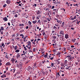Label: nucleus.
I'll return each instance as SVG.
<instances>
[{"label": "nucleus", "mask_w": 80, "mask_h": 80, "mask_svg": "<svg viewBox=\"0 0 80 80\" xmlns=\"http://www.w3.org/2000/svg\"><path fill=\"white\" fill-rule=\"evenodd\" d=\"M51 65H52V67H53L54 68H53L54 69H55V67L54 66V63H51Z\"/></svg>", "instance_id": "nucleus-9"}, {"label": "nucleus", "mask_w": 80, "mask_h": 80, "mask_svg": "<svg viewBox=\"0 0 80 80\" xmlns=\"http://www.w3.org/2000/svg\"><path fill=\"white\" fill-rule=\"evenodd\" d=\"M19 26L21 27H23V26H24V25L23 24H20Z\"/></svg>", "instance_id": "nucleus-35"}, {"label": "nucleus", "mask_w": 80, "mask_h": 80, "mask_svg": "<svg viewBox=\"0 0 80 80\" xmlns=\"http://www.w3.org/2000/svg\"><path fill=\"white\" fill-rule=\"evenodd\" d=\"M65 23H64V22H63L62 23V24L61 25V27H63V26L64 25V24Z\"/></svg>", "instance_id": "nucleus-30"}, {"label": "nucleus", "mask_w": 80, "mask_h": 80, "mask_svg": "<svg viewBox=\"0 0 80 80\" xmlns=\"http://www.w3.org/2000/svg\"><path fill=\"white\" fill-rule=\"evenodd\" d=\"M33 7H34V6H35V7H37V4H35L34 5H33Z\"/></svg>", "instance_id": "nucleus-47"}, {"label": "nucleus", "mask_w": 80, "mask_h": 80, "mask_svg": "<svg viewBox=\"0 0 80 80\" xmlns=\"http://www.w3.org/2000/svg\"><path fill=\"white\" fill-rule=\"evenodd\" d=\"M75 46H78V42H76L75 43Z\"/></svg>", "instance_id": "nucleus-17"}, {"label": "nucleus", "mask_w": 80, "mask_h": 80, "mask_svg": "<svg viewBox=\"0 0 80 80\" xmlns=\"http://www.w3.org/2000/svg\"><path fill=\"white\" fill-rule=\"evenodd\" d=\"M1 30L2 31L4 30V28L3 27H1Z\"/></svg>", "instance_id": "nucleus-20"}, {"label": "nucleus", "mask_w": 80, "mask_h": 80, "mask_svg": "<svg viewBox=\"0 0 80 80\" xmlns=\"http://www.w3.org/2000/svg\"><path fill=\"white\" fill-rule=\"evenodd\" d=\"M76 13H78V14H80V9H79L78 10L77 9H76Z\"/></svg>", "instance_id": "nucleus-5"}, {"label": "nucleus", "mask_w": 80, "mask_h": 80, "mask_svg": "<svg viewBox=\"0 0 80 80\" xmlns=\"http://www.w3.org/2000/svg\"><path fill=\"white\" fill-rule=\"evenodd\" d=\"M37 23H40V20H39L38 21V22H37Z\"/></svg>", "instance_id": "nucleus-56"}, {"label": "nucleus", "mask_w": 80, "mask_h": 80, "mask_svg": "<svg viewBox=\"0 0 80 80\" xmlns=\"http://www.w3.org/2000/svg\"><path fill=\"white\" fill-rule=\"evenodd\" d=\"M74 59V57H70L68 58V60H70V61H73V59Z\"/></svg>", "instance_id": "nucleus-3"}, {"label": "nucleus", "mask_w": 80, "mask_h": 80, "mask_svg": "<svg viewBox=\"0 0 80 80\" xmlns=\"http://www.w3.org/2000/svg\"><path fill=\"white\" fill-rule=\"evenodd\" d=\"M24 32V30L22 29L21 31H20V32L21 33H22V32Z\"/></svg>", "instance_id": "nucleus-38"}, {"label": "nucleus", "mask_w": 80, "mask_h": 80, "mask_svg": "<svg viewBox=\"0 0 80 80\" xmlns=\"http://www.w3.org/2000/svg\"><path fill=\"white\" fill-rule=\"evenodd\" d=\"M57 63H57V64H60V61H58V60H57Z\"/></svg>", "instance_id": "nucleus-27"}, {"label": "nucleus", "mask_w": 80, "mask_h": 80, "mask_svg": "<svg viewBox=\"0 0 80 80\" xmlns=\"http://www.w3.org/2000/svg\"><path fill=\"white\" fill-rule=\"evenodd\" d=\"M76 16H75L74 17V19H76Z\"/></svg>", "instance_id": "nucleus-64"}, {"label": "nucleus", "mask_w": 80, "mask_h": 80, "mask_svg": "<svg viewBox=\"0 0 80 80\" xmlns=\"http://www.w3.org/2000/svg\"><path fill=\"white\" fill-rule=\"evenodd\" d=\"M47 19L48 20V21H49V22H50V19H49V18H47Z\"/></svg>", "instance_id": "nucleus-42"}, {"label": "nucleus", "mask_w": 80, "mask_h": 80, "mask_svg": "<svg viewBox=\"0 0 80 80\" xmlns=\"http://www.w3.org/2000/svg\"><path fill=\"white\" fill-rule=\"evenodd\" d=\"M49 59H50L51 60H52L53 59V57L51 58H50Z\"/></svg>", "instance_id": "nucleus-50"}, {"label": "nucleus", "mask_w": 80, "mask_h": 80, "mask_svg": "<svg viewBox=\"0 0 80 80\" xmlns=\"http://www.w3.org/2000/svg\"><path fill=\"white\" fill-rule=\"evenodd\" d=\"M33 52H35V48H33Z\"/></svg>", "instance_id": "nucleus-58"}, {"label": "nucleus", "mask_w": 80, "mask_h": 80, "mask_svg": "<svg viewBox=\"0 0 80 80\" xmlns=\"http://www.w3.org/2000/svg\"><path fill=\"white\" fill-rule=\"evenodd\" d=\"M2 47H3V48H4L5 46V45H4V43H3L2 44Z\"/></svg>", "instance_id": "nucleus-32"}, {"label": "nucleus", "mask_w": 80, "mask_h": 80, "mask_svg": "<svg viewBox=\"0 0 80 80\" xmlns=\"http://www.w3.org/2000/svg\"><path fill=\"white\" fill-rule=\"evenodd\" d=\"M54 54H55V55H57V51L54 52Z\"/></svg>", "instance_id": "nucleus-48"}, {"label": "nucleus", "mask_w": 80, "mask_h": 80, "mask_svg": "<svg viewBox=\"0 0 80 80\" xmlns=\"http://www.w3.org/2000/svg\"><path fill=\"white\" fill-rule=\"evenodd\" d=\"M28 23L30 25H32V22L30 21H28Z\"/></svg>", "instance_id": "nucleus-28"}, {"label": "nucleus", "mask_w": 80, "mask_h": 80, "mask_svg": "<svg viewBox=\"0 0 80 80\" xmlns=\"http://www.w3.org/2000/svg\"><path fill=\"white\" fill-rule=\"evenodd\" d=\"M20 36H22V38H24V35H23V34H21L20 35Z\"/></svg>", "instance_id": "nucleus-22"}, {"label": "nucleus", "mask_w": 80, "mask_h": 80, "mask_svg": "<svg viewBox=\"0 0 80 80\" xmlns=\"http://www.w3.org/2000/svg\"><path fill=\"white\" fill-rule=\"evenodd\" d=\"M19 52H20V50L18 49H17L15 51V52H16V53H18Z\"/></svg>", "instance_id": "nucleus-25"}, {"label": "nucleus", "mask_w": 80, "mask_h": 80, "mask_svg": "<svg viewBox=\"0 0 80 80\" xmlns=\"http://www.w3.org/2000/svg\"><path fill=\"white\" fill-rule=\"evenodd\" d=\"M71 20H75V19H74V18H71Z\"/></svg>", "instance_id": "nucleus-61"}, {"label": "nucleus", "mask_w": 80, "mask_h": 80, "mask_svg": "<svg viewBox=\"0 0 80 80\" xmlns=\"http://www.w3.org/2000/svg\"><path fill=\"white\" fill-rule=\"evenodd\" d=\"M75 40H76L75 39H72V42H74Z\"/></svg>", "instance_id": "nucleus-29"}, {"label": "nucleus", "mask_w": 80, "mask_h": 80, "mask_svg": "<svg viewBox=\"0 0 80 80\" xmlns=\"http://www.w3.org/2000/svg\"><path fill=\"white\" fill-rule=\"evenodd\" d=\"M14 17H15L17 18V17H18V15H17V14H16L15 15Z\"/></svg>", "instance_id": "nucleus-44"}, {"label": "nucleus", "mask_w": 80, "mask_h": 80, "mask_svg": "<svg viewBox=\"0 0 80 80\" xmlns=\"http://www.w3.org/2000/svg\"><path fill=\"white\" fill-rule=\"evenodd\" d=\"M8 24L9 26H10V22H8Z\"/></svg>", "instance_id": "nucleus-59"}, {"label": "nucleus", "mask_w": 80, "mask_h": 80, "mask_svg": "<svg viewBox=\"0 0 80 80\" xmlns=\"http://www.w3.org/2000/svg\"><path fill=\"white\" fill-rule=\"evenodd\" d=\"M48 7H49V8H52V6L50 5H49L48 6Z\"/></svg>", "instance_id": "nucleus-60"}, {"label": "nucleus", "mask_w": 80, "mask_h": 80, "mask_svg": "<svg viewBox=\"0 0 80 80\" xmlns=\"http://www.w3.org/2000/svg\"><path fill=\"white\" fill-rule=\"evenodd\" d=\"M47 38V36H46V34H45L44 38L46 39Z\"/></svg>", "instance_id": "nucleus-37"}, {"label": "nucleus", "mask_w": 80, "mask_h": 80, "mask_svg": "<svg viewBox=\"0 0 80 80\" xmlns=\"http://www.w3.org/2000/svg\"><path fill=\"white\" fill-rule=\"evenodd\" d=\"M70 66L66 67V70L68 69L69 70H71V68H70Z\"/></svg>", "instance_id": "nucleus-11"}, {"label": "nucleus", "mask_w": 80, "mask_h": 80, "mask_svg": "<svg viewBox=\"0 0 80 80\" xmlns=\"http://www.w3.org/2000/svg\"><path fill=\"white\" fill-rule=\"evenodd\" d=\"M45 60H44V61H42V64H44V63H45Z\"/></svg>", "instance_id": "nucleus-39"}, {"label": "nucleus", "mask_w": 80, "mask_h": 80, "mask_svg": "<svg viewBox=\"0 0 80 80\" xmlns=\"http://www.w3.org/2000/svg\"><path fill=\"white\" fill-rule=\"evenodd\" d=\"M57 3H58V4H60L61 3V2L60 1H59V2H58Z\"/></svg>", "instance_id": "nucleus-53"}, {"label": "nucleus", "mask_w": 80, "mask_h": 80, "mask_svg": "<svg viewBox=\"0 0 80 80\" xmlns=\"http://www.w3.org/2000/svg\"><path fill=\"white\" fill-rule=\"evenodd\" d=\"M37 65V63L36 62L35 63H34V67H35V68H37V66H36Z\"/></svg>", "instance_id": "nucleus-26"}, {"label": "nucleus", "mask_w": 80, "mask_h": 80, "mask_svg": "<svg viewBox=\"0 0 80 80\" xmlns=\"http://www.w3.org/2000/svg\"><path fill=\"white\" fill-rule=\"evenodd\" d=\"M35 18V17H32V20H35V19H34V18Z\"/></svg>", "instance_id": "nucleus-62"}, {"label": "nucleus", "mask_w": 80, "mask_h": 80, "mask_svg": "<svg viewBox=\"0 0 80 80\" xmlns=\"http://www.w3.org/2000/svg\"><path fill=\"white\" fill-rule=\"evenodd\" d=\"M24 50L25 51H26V50H27V49L26 48V47H24Z\"/></svg>", "instance_id": "nucleus-41"}, {"label": "nucleus", "mask_w": 80, "mask_h": 80, "mask_svg": "<svg viewBox=\"0 0 80 80\" xmlns=\"http://www.w3.org/2000/svg\"><path fill=\"white\" fill-rule=\"evenodd\" d=\"M57 22L59 24H60V25L62 24V21L59 20H58Z\"/></svg>", "instance_id": "nucleus-8"}, {"label": "nucleus", "mask_w": 80, "mask_h": 80, "mask_svg": "<svg viewBox=\"0 0 80 80\" xmlns=\"http://www.w3.org/2000/svg\"><path fill=\"white\" fill-rule=\"evenodd\" d=\"M52 38L54 39H56V38H57V37L55 36H52Z\"/></svg>", "instance_id": "nucleus-31"}, {"label": "nucleus", "mask_w": 80, "mask_h": 80, "mask_svg": "<svg viewBox=\"0 0 80 80\" xmlns=\"http://www.w3.org/2000/svg\"><path fill=\"white\" fill-rule=\"evenodd\" d=\"M6 2L7 4H10L11 3V1L10 0H7Z\"/></svg>", "instance_id": "nucleus-7"}, {"label": "nucleus", "mask_w": 80, "mask_h": 80, "mask_svg": "<svg viewBox=\"0 0 80 80\" xmlns=\"http://www.w3.org/2000/svg\"><path fill=\"white\" fill-rule=\"evenodd\" d=\"M60 33L62 34V35H64V32L63 31H61L60 32Z\"/></svg>", "instance_id": "nucleus-13"}, {"label": "nucleus", "mask_w": 80, "mask_h": 80, "mask_svg": "<svg viewBox=\"0 0 80 80\" xmlns=\"http://www.w3.org/2000/svg\"><path fill=\"white\" fill-rule=\"evenodd\" d=\"M20 57V53H18L17 54V58H19Z\"/></svg>", "instance_id": "nucleus-15"}, {"label": "nucleus", "mask_w": 80, "mask_h": 80, "mask_svg": "<svg viewBox=\"0 0 80 80\" xmlns=\"http://www.w3.org/2000/svg\"><path fill=\"white\" fill-rule=\"evenodd\" d=\"M47 57H48V56L47 55H44V57H45V58H47Z\"/></svg>", "instance_id": "nucleus-49"}, {"label": "nucleus", "mask_w": 80, "mask_h": 80, "mask_svg": "<svg viewBox=\"0 0 80 80\" xmlns=\"http://www.w3.org/2000/svg\"><path fill=\"white\" fill-rule=\"evenodd\" d=\"M14 49H15V50H17V46H15Z\"/></svg>", "instance_id": "nucleus-34"}, {"label": "nucleus", "mask_w": 80, "mask_h": 80, "mask_svg": "<svg viewBox=\"0 0 80 80\" xmlns=\"http://www.w3.org/2000/svg\"><path fill=\"white\" fill-rule=\"evenodd\" d=\"M31 69H32L31 67L30 66H29L28 67L27 70L29 72H30V71H31Z\"/></svg>", "instance_id": "nucleus-4"}, {"label": "nucleus", "mask_w": 80, "mask_h": 80, "mask_svg": "<svg viewBox=\"0 0 80 80\" xmlns=\"http://www.w3.org/2000/svg\"><path fill=\"white\" fill-rule=\"evenodd\" d=\"M5 80H9V78H6L5 79Z\"/></svg>", "instance_id": "nucleus-51"}, {"label": "nucleus", "mask_w": 80, "mask_h": 80, "mask_svg": "<svg viewBox=\"0 0 80 80\" xmlns=\"http://www.w3.org/2000/svg\"><path fill=\"white\" fill-rule=\"evenodd\" d=\"M1 34L3 35V31H1Z\"/></svg>", "instance_id": "nucleus-54"}, {"label": "nucleus", "mask_w": 80, "mask_h": 80, "mask_svg": "<svg viewBox=\"0 0 80 80\" xmlns=\"http://www.w3.org/2000/svg\"><path fill=\"white\" fill-rule=\"evenodd\" d=\"M25 39V38H24V39H23V42H26V41H25V39Z\"/></svg>", "instance_id": "nucleus-63"}, {"label": "nucleus", "mask_w": 80, "mask_h": 80, "mask_svg": "<svg viewBox=\"0 0 80 80\" xmlns=\"http://www.w3.org/2000/svg\"><path fill=\"white\" fill-rule=\"evenodd\" d=\"M15 69H11L10 70L11 72H13V73H15Z\"/></svg>", "instance_id": "nucleus-19"}, {"label": "nucleus", "mask_w": 80, "mask_h": 80, "mask_svg": "<svg viewBox=\"0 0 80 80\" xmlns=\"http://www.w3.org/2000/svg\"><path fill=\"white\" fill-rule=\"evenodd\" d=\"M70 55H68V56L67 57H66V58H69L70 57Z\"/></svg>", "instance_id": "nucleus-52"}, {"label": "nucleus", "mask_w": 80, "mask_h": 80, "mask_svg": "<svg viewBox=\"0 0 80 80\" xmlns=\"http://www.w3.org/2000/svg\"><path fill=\"white\" fill-rule=\"evenodd\" d=\"M65 38L66 39H67L68 38V34H66L65 35Z\"/></svg>", "instance_id": "nucleus-10"}, {"label": "nucleus", "mask_w": 80, "mask_h": 80, "mask_svg": "<svg viewBox=\"0 0 80 80\" xmlns=\"http://www.w3.org/2000/svg\"><path fill=\"white\" fill-rule=\"evenodd\" d=\"M27 43H28V45L31 46V42L30 41H28Z\"/></svg>", "instance_id": "nucleus-14"}, {"label": "nucleus", "mask_w": 80, "mask_h": 80, "mask_svg": "<svg viewBox=\"0 0 80 80\" xmlns=\"http://www.w3.org/2000/svg\"><path fill=\"white\" fill-rule=\"evenodd\" d=\"M7 6V4H5L4 5H3V7L4 8H5Z\"/></svg>", "instance_id": "nucleus-36"}, {"label": "nucleus", "mask_w": 80, "mask_h": 80, "mask_svg": "<svg viewBox=\"0 0 80 80\" xmlns=\"http://www.w3.org/2000/svg\"><path fill=\"white\" fill-rule=\"evenodd\" d=\"M3 20L4 21V22H7V21H8V19L7 17H4L3 18Z\"/></svg>", "instance_id": "nucleus-6"}, {"label": "nucleus", "mask_w": 80, "mask_h": 80, "mask_svg": "<svg viewBox=\"0 0 80 80\" xmlns=\"http://www.w3.org/2000/svg\"><path fill=\"white\" fill-rule=\"evenodd\" d=\"M6 65H11V63H10V62H8L6 64Z\"/></svg>", "instance_id": "nucleus-12"}, {"label": "nucleus", "mask_w": 80, "mask_h": 80, "mask_svg": "<svg viewBox=\"0 0 80 80\" xmlns=\"http://www.w3.org/2000/svg\"><path fill=\"white\" fill-rule=\"evenodd\" d=\"M57 55H60V53H61V52H57Z\"/></svg>", "instance_id": "nucleus-33"}, {"label": "nucleus", "mask_w": 80, "mask_h": 80, "mask_svg": "<svg viewBox=\"0 0 80 80\" xmlns=\"http://www.w3.org/2000/svg\"><path fill=\"white\" fill-rule=\"evenodd\" d=\"M15 60H15L14 58H12L11 59V61H12V62H14Z\"/></svg>", "instance_id": "nucleus-23"}, {"label": "nucleus", "mask_w": 80, "mask_h": 80, "mask_svg": "<svg viewBox=\"0 0 80 80\" xmlns=\"http://www.w3.org/2000/svg\"><path fill=\"white\" fill-rule=\"evenodd\" d=\"M40 17H41V16L40 15H38L37 16L36 18L38 19V20H39V18H40Z\"/></svg>", "instance_id": "nucleus-16"}, {"label": "nucleus", "mask_w": 80, "mask_h": 80, "mask_svg": "<svg viewBox=\"0 0 80 80\" xmlns=\"http://www.w3.org/2000/svg\"><path fill=\"white\" fill-rule=\"evenodd\" d=\"M67 60H65L64 62V64L65 65H67Z\"/></svg>", "instance_id": "nucleus-24"}, {"label": "nucleus", "mask_w": 80, "mask_h": 80, "mask_svg": "<svg viewBox=\"0 0 80 80\" xmlns=\"http://www.w3.org/2000/svg\"><path fill=\"white\" fill-rule=\"evenodd\" d=\"M37 15H39L40 13V12L39 11H38L37 12Z\"/></svg>", "instance_id": "nucleus-21"}, {"label": "nucleus", "mask_w": 80, "mask_h": 80, "mask_svg": "<svg viewBox=\"0 0 80 80\" xmlns=\"http://www.w3.org/2000/svg\"><path fill=\"white\" fill-rule=\"evenodd\" d=\"M5 58H7V59L8 58V56L7 55H6L5 56Z\"/></svg>", "instance_id": "nucleus-46"}, {"label": "nucleus", "mask_w": 80, "mask_h": 80, "mask_svg": "<svg viewBox=\"0 0 80 80\" xmlns=\"http://www.w3.org/2000/svg\"><path fill=\"white\" fill-rule=\"evenodd\" d=\"M44 22H47V20H44Z\"/></svg>", "instance_id": "nucleus-55"}, {"label": "nucleus", "mask_w": 80, "mask_h": 80, "mask_svg": "<svg viewBox=\"0 0 80 80\" xmlns=\"http://www.w3.org/2000/svg\"><path fill=\"white\" fill-rule=\"evenodd\" d=\"M26 29H28V26H26Z\"/></svg>", "instance_id": "nucleus-57"}, {"label": "nucleus", "mask_w": 80, "mask_h": 80, "mask_svg": "<svg viewBox=\"0 0 80 80\" xmlns=\"http://www.w3.org/2000/svg\"><path fill=\"white\" fill-rule=\"evenodd\" d=\"M60 40L61 41H64V40H65L64 36H62V35H60Z\"/></svg>", "instance_id": "nucleus-2"}, {"label": "nucleus", "mask_w": 80, "mask_h": 80, "mask_svg": "<svg viewBox=\"0 0 80 80\" xmlns=\"http://www.w3.org/2000/svg\"><path fill=\"white\" fill-rule=\"evenodd\" d=\"M37 22V20H35L34 21H32V22L34 24H35V23H36Z\"/></svg>", "instance_id": "nucleus-18"}, {"label": "nucleus", "mask_w": 80, "mask_h": 80, "mask_svg": "<svg viewBox=\"0 0 80 80\" xmlns=\"http://www.w3.org/2000/svg\"><path fill=\"white\" fill-rule=\"evenodd\" d=\"M56 46H57L58 47H57V48H58V47H60V45H56Z\"/></svg>", "instance_id": "nucleus-40"}, {"label": "nucleus", "mask_w": 80, "mask_h": 80, "mask_svg": "<svg viewBox=\"0 0 80 80\" xmlns=\"http://www.w3.org/2000/svg\"><path fill=\"white\" fill-rule=\"evenodd\" d=\"M54 26L53 27V29L55 30H59V29H60V26H58V25H57L56 24H55Z\"/></svg>", "instance_id": "nucleus-1"}, {"label": "nucleus", "mask_w": 80, "mask_h": 80, "mask_svg": "<svg viewBox=\"0 0 80 80\" xmlns=\"http://www.w3.org/2000/svg\"><path fill=\"white\" fill-rule=\"evenodd\" d=\"M8 35V33L7 32L6 33V34L5 35H6V37H7Z\"/></svg>", "instance_id": "nucleus-43"}, {"label": "nucleus", "mask_w": 80, "mask_h": 80, "mask_svg": "<svg viewBox=\"0 0 80 80\" xmlns=\"http://www.w3.org/2000/svg\"><path fill=\"white\" fill-rule=\"evenodd\" d=\"M16 38V40H20V38Z\"/></svg>", "instance_id": "nucleus-45"}]
</instances>
